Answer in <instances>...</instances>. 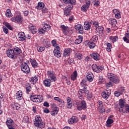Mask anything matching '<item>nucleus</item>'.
Instances as JSON below:
<instances>
[{
	"instance_id": "nucleus-54",
	"label": "nucleus",
	"mask_w": 129,
	"mask_h": 129,
	"mask_svg": "<svg viewBox=\"0 0 129 129\" xmlns=\"http://www.w3.org/2000/svg\"><path fill=\"white\" fill-rule=\"evenodd\" d=\"M76 58H78V59H79V60H81V59H82V58H83V56L82 55V54H81L80 53H77L76 54Z\"/></svg>"
},
{
	"instance_id": "nucleus-33",
	"label": "nucleus",
	"mask_w": 129,
	"mask_h": 129,
	"mask_svg": "<svg viewBox=\"0 0 129 129\" xmlns=\"http://www.w3.org/2000/svg\"><path fill=\"white\" fill-rule=\"evenodd\" d=\"M109 39L112 43H115L118 40V36H109Z\"/></svg>"
},
{
	"instance_id": "nucleus-44",
	"label": "nucleus",
	"mask_w": 129,
	"mask_h": 129,
	"mask_svg": "<svg viewBox=\"0 0 129 129\" xmlns=\"http://www.w3.org/2000/svg\"><path fill=\"white\" fill-rule=\"evenodd\" d=\"M110 22L111 23V25L112 27H115L116 26V24H117V21L115 19H110Z\"/></svg>"
},
{
	"instance_id": "nucleus-34",
	"label": "nucleus",
	"mask_w": 129,
	"mask_h": 129,
	"mask_svg": "<svg viewBox=\"0 0 129 129\" xmlns=\"http://www.w3.org/2000/svg\"><path fill=\"white\" fill-rule=\"evenodd\" d=\"M6 124L8 127L13 126V125H14V120H13V119H8V120L6 121Z\"/></svg>"
},
{
	"instance_id": "nucleus-55",
	"label": "nucleus",
	"mask_w": 129,
	"mask_h": 129,
	"mask_svg": "<svg viewBox=\"0 0 129 129\" xmlns=\"http://www.w3.org/2000/svg\"><path fill=\"white\" fill-rule=\"evenodd\" d=\"M43 28L45 31H49V30H51V26L47 24H45Z\"/></svg>"
},
{
	"instance_id": "nucleus-31",
	"label": "nucleus",
	"mask_w": 129,
	"mask_h": 129,
	"mask_svg": "<svg viewBox=\"0 0 129 129\" xmlns=\"http://www.w3.org/2000/svg\"><path fill=\"white\" fill-rule=\"evenodd\" d=\"M82 41H83V37L79 36L78 38L76 39L75 44H76V45H79V44H81V43L82 42Z\"/></svg>"
},
{
	"instance_id": "nucleus-25",
	"label": "nucleus",
	"mask_w": 129,
	"mask_h": 129,
	"mask_svg": "<svg viewBox=\"0 0 129 129\" xmlns=\"http://www.w3.org/2000/svg\"><path fill=\"white\" fill-rule=\"evenodd\" d=\"M25 88L26 90V93L29 94L31 91H32V86H31V84L30 83H26L25 85Z\"/></svg>"
},
{
	"instance_id": "nucleus-64",
	"label": "nucleus",
	"mask_w": 129,
	"mask_h": 129,
	"mask_svg": "<svg viewBox=\"0 0 129 129\" xmlns=\"http://www.w3.org/2000/svg\"><path fill=\"white\" fill-rule=\"evenodd\" d=\"M128 39L129 38L127 37V36H126V34H125V37H123V40H124V41L126 43H129Z\"/></svg>"
},
{
	"instance_id": "nucleus-28",
	"label": "nucleus",
	"mask_w": 129,
	"mask_h": 129,
	"mask_svg": "<svg viewBox=\"0 0 129 129\" xmlns=\"http://www.w3.org/2000/svg\"><path fill=\"white\" fill-rule=\"evenodd\" d=\"M89 6H90V3H86V4H85L81 7V10L83 11V12H86L87 10H88Z\"/></svg>"
},
{
	"instance_id": "nucleus-22",
	"label": "nucleus",
	"mask_w": 129,
	"mask_h": 129,
	"mask_svg": "<svg viewBox=\"0 0 129 129\" xmlns=\"http://www.w3.org/2000/svg\"><path fill=\"white\" fill-rule=\"evenodd\" d=\"M93 74L91 72H88L87 74V79L88 81H89L90 82H92V81H93Z\"/></svg>"
},
{
	"instance_id": "nucleus-5",
	"label": "nucleus",
	"mask_w": 129,
	"mask_h": 129,
	"mask_svg": "<svg viewBox=\"0 0 129 129\" xmlns=\"http://www.w3.org/2000/svg\"><path fill=\"white\" fill-rule=\"evenodd\" d=\"M92 69L94 72L99 73L104 69L103 66H97L96 63H94L92 66Z\"/></svg>"
},
{
	"instance_id": "nucleus-20",
	"label": "nucleus",
	"mask_w": 129,
	"mask_h": 129,
	"mask_svg": "<svg viewBox=\"0 0 129 129\" xmlns=\"http://www.w3.org/2000/svg\"><path fill=\"white\" fill-rule=\"evenodd\" d=\"M91 28V23L89 22H85L84 25V29H85L86 31H89Z\"/></svg>"
},
{
	"instance_id": "nucleus-18",
	"label": "nucleus",
	"mask_w": 129,
	"mask_h": 129,
	"mask_svg": "<svg viewBox=\"0 0 129 129\" xmlns=\"http://www.w3.org/2000/svg\"><path fill=\"white\" fill-rule=\"evenodd\" d=\"M76 122H78V118L77 116H73L69 119V123L70 124H73L74 123H76Z\"/></svg>"
},
{
	"instance_id": "nucleus-7",
	"label": "nucleus",
	"mask_w": 129,
	"mask_h": 129,
	"mask_svg": "<svg viewBox=\"0 0 129 129\" xmlns=\"http://www.w3.org/2000/svg\"><path fill=\"white\" fill-rule=\"evenodd\" d=\"M30 98L33 102H42L43 101V97L40 95H32Z\"/></svg>"
},
{
	"instance_id": "nucleus-4",
	"label": "nucleus",
	"mask_w": 129,
	"mask_h": 129,
	"mask_svg": "<svg viewBox=\"0 0 129 129\" xmlns=\"http://www.w3.org/2000/svg\"><path fill=\"white\" fill-rule=\"evenodd\" d=\"M47 75L50 80L52 81L53 82H55V81H57V77H56V75H55V72L53 71H48L47 72Z\"/></svg>"
},
{
	"instance_id": "nucleus-6",
	"label": "nucleus",
	"mask_w": 129,
	"mask_h": 129,
	"mask_svg": "<svg viewBox=\"0 0 129 129\" xmlns=\"http://www.w3.org/2000/svg\"><path fill=\"white\" fill-rule=\"evenodd\" d=\"M21 68L22 71L24 73H26V74H29L30 73V67H29V65L26 62H22L21 64Z\"/></svg>"
},
{
	"instance_id": "nucleus-15",
	"label": "nucleus",
	"mask_w": 129,
	"mask_h": 129,
	"mask_svg": "<svg viewBox=\"0 0 129 129\" xmlns=\"http://www.w3.org/2000/svg\"><path fill=\"white\" fill-rule=\"evenodd\" d=\"M41 42L43 44V46H44L45 48H50V47H51L50 41L47 40V39L41 38Z\"/></svg>"
},
{
	"instance_id": "nucleus-24",
	"label": "nucleus",
	"mask_w": 129,
	"mask_h": 129,
	"mask_svg": "<svg viewBox=\"0 0 129 129\" xmlns=\"http://www.w3.org/2000/svg\"><path fill=\"white\" fill-rule=\"evenodd\" d=\"M16 99L21 100L23 99V92L22 91H18L16 95Z\"/></svg>"
},
{
	"instance_id": "nucleus-1",
	"label": "nucleus",
	"mask_w": 129,
	"mask_h": 129,
	"mask_svg": "<svg viewBox=\"0 0 129 129\" xmlns=\"http://www.w3.org/2000/svg\"><path fill=\"white\" fill-rule=\"evenodd\" d=\"M74 104L75 105H76L77 109H78V110L81 111L86 109L87 108L86 102L84 100L80 101L78 100H75Z\"/></svg>"
},
{
	"instance_id": "nucleus-49",
	"label": "nucleus",
	"mask_w": 129,
	"mask_h": 129,
	"mask_svg": "<svg viewBox=\"0 0 129 129\" xmlns=\"http://www.w3.org/2000/svg\"><path fill=\"white\" fill-rule=\"evenodd\" d=\"M87 81L85 79H83L82 82L80 83V85L81 86V87H86V85H87Z\"/></svg>"
},
{
	"instance_id": "nucleus-61",
	"label": "nucleus",
	"mask_w": 129,
	"mask_h": 129,
	"mask_svg": "<svg viewBox=\"0 0 129 129\" xmlns=\"http://www.w3.org/2000/svg\"><path fill=\"white\" fill-rule=\"evenodd\" d=\"M118 91L121 92V94H122L124 91H125V89H124V87H121L118 88Z\"/></svg>"
},
{
	"instance_id": "nucleus-26",
	"label": "nucleus",
	"mask_w": 129,
	"mask_h": 129,
	"mask_svg": "<svg viewBox=\"0 0 129 129\" xmlns=\"http://www.w3.org/2000/svg\"><path fill=\"white\" fill-rule=\"evenodd\" d=\"M11 21L15 23H20V22H22V17H14L11 18Z\"/></svg>"
},
{
	"instance_id": "nucleus-8",
	"label": "nucleus",
	"mask_w": 129,
	"mask_h": 129,
	"mask_svg": "<svg viewBox=\"0 0 129 129\" xmlns=\"http://www.w3.org/2000/svg\"><path fill=\"white\" fill-rule=\"evenodd\" d=\"M51 107L52 108V111L50 112V114L53 116L57 115L58 112H59V107H57L55 103L51 104Z\"/></svg>"
},
{
	"instance_id": "nucleus-62",
	"label": "nucleus",
	"mask_w": 129,
	"mask_h": 129,
	"mask_svg": "<svg viewBox=\"0 0 129 129\" xmlns=\"http://www.w3.org/2000/svg\"><path fill=\"white\" fill-rule=\"evenodd\" d=\"M3 32L5 34H9V29L6 26H3Z\"/></svg>"
},
{
	"instance_id": "nucleus-57",
	"label": "nucleus",
	"mask_w": 129,
	"mask_h": 129,
	"mask_svg": "<svg viewBox=\"0 0 129 129\" xmlns=\"http://www.w3.org/2000/svg\"><path fill=\"white\" fill-rule=\"evenodd\" d=\"M46 30L45 29H44V27L38 29V33H39L40 34H44Z\"/></svg>"
},
{
	"instance_id": "nucleus-35",
	"label": "nucleus",
	"mask_w": 129,
	"mask_h": 129,
	"mask_svg": "<svg viewBox=\"0 0 129 129\" xmlns=\"http://www.w3.org/2000/svg\"><path fill=\"white\" fill-rule=\"evenodd\" d=\"M64 4H70V6H73V5H75V3H76V1L75 0H63Z\"/></svg>"
},
{
	"instance_id": "nucleus-36",
	"label": "nucleus",
	"mask_w": 129,
	"mask_h": 129,
	"mask_svg": "<svg viewBox=\"0 0 129 129\" xmlns=\"http://www.w3.org/2000/svg\"><path fill=\"white\" fill-rule=\"evenodd\" d=\"M83 93H85L86 95L88 96V94H89V91L87 90V87H84L82 89H80Z\"/></svg>"
},
{
	"instance_id": "nucleus-48",
	"label": "nucleus",
	"mask_w": 129,
	"mask_h": 129,
	"mask_svg": "<svg viewBox=\"0 0 129 129\" xmlns=\"http://www.w3.org/2000/svg\"><path fill=\"white\" fill-rule=\"evenodd\" d=\"M96 32L97 33H98V32H100V33H102L103 31H104V28L102 26H98L96 28Z\"/></svg>"
},
{
	"instance_id": "nucleus-40",
	"label": "nucleus",
	"mask_w": 129,
	"mask_h": 129,
	"mask_svg": "<svg viewBox=\"0 0 129 129\" xmlns=\"http://www.w3.org/2000/svg\"><path fill=\"white\" fill-rule=\"evenodd\" d=\"M3 24L5 26H6V28L9 29V30H10V31H13V27H12V25L11 24L7 22H3Z\"/></svg>"
},
{
	"instance_id": "nucleus-56",
	"label": "nucleus",
	"mask_w": 129,
	"mask_h": 129,
	"mask_svg": "<svg viewBox=\"0 0 129 129\" xmlns=\"http://www.w3.org/2000/svg\"><path fill=\"white\" fill-rule=\"evenodd\" d=\"M106 123L107 124H108V125H109V126H110V125L111 124V123H113V119H108L107 121H106Z\"/></svg>"
},
{
	"instance_id": "nucleus-51",
	"label": "nucleus",
	"mask_w": 129,
	"mask_h": 129,
	"mask_svg": "<svg viewBox=\"0 0 129 129\" xmlns=\"http://www.w3.org/2000/svg\"><path fill=\"white\" fill-rule=\"evenodd\" d=\"M46 49V47H44V46H38L37 48V50L38 51V52H39L40 53L43 52V51H45Z\"/></svg>"
},
{
	"instance_id": "nucleus-47",
	"label": "nucleus",
	"mask_w": 129,
	"mask_h": 129,
	"mask_svg": "<svg viewBox=\"0 0 129 129\" xmlns=\"http://www.w3.org/2000/svg\"><path fill=\"white\" fill-rule=\"evenodd\" d=\"M78 96L80 99H81V100H82L84 99V98L83 97V92L81 91V90H79L78 91Z\"/></svg>"
},
{
	"instance_id": "nucleus-53",
	"label": "nucleus",
	"mask_w": 129,
	"mask_h": 129,
	"mask_svg": "<svg viewBox=\"0 0 129 129\" xmlns=\"http://www.w3.org/2000/svg\"><path fill=\"white\" fill-rule=\"evenodd\" d=\"M6 17H13V14H12V12L10 9H7L6 13Z\"/></svg>"
},
{
	"instance_id": "nucleus-16",
	"label": "nucleus",
	"mask_w": 129,
	"mask_h": 129,
	"mask_svg": "<svg viewBox=\"0 0 129 129\" xmlns=\"http://www.w3.org/2000/svg\"><path fill=\"white\" fill-rule=\"evenodd\" d=\"M18 38L21 42H23V41H25L26 40V34L25 33L21 32H19L18 34Z\"/></svg>"
},
{
	"instance_id": "nucleus-41",
	"label": "nucleus",
	"mask_w": 129,
	"mask_h": 129,
	"mask_svg": "<svg viewBox=\"0 0 129 129\" xmlns=\"http://www.w3.org/2000/svg\"><path fill=\"white\" fill-rule=\"evenodd\" d=\"M71 78L72 80H73V81H74V80H76V79L77 78V71H75L73 72V74L71 76Z\"/></svg>"
},
{
	"instance_id": "nucleus-29",
	"label": "nucleus",
	"mask_w": 129,
	"mask_h": 129,
	"mask_svg": "<svg viewBox=\"0 0 129 129\" xmlns=\"http://www.w3.org/2000/svg\"><path fill=\"white\" fill-rule=\"evenodd\" d=\"M105 49L107 52H110L111 51V48H112V45L111 43L107 42L105 44Z\"/></svg>"
},
{
	"instance_id": "nucleus-32",
	"label": "nucleus",
	"mask_w": 129,
	"mask_h": 129,
	"mask_svg": "<svg viewBox=\"0 0 129 129\" xmlns=\"http://www.w3.org/2000/svg\"><path fill=\"white\" fill-rule=\"evenodd\" d=\"M43 84L46 87H50L51 86V80L48 79L43 81Z\"/></svg>"
},
{
	"instance_id": "nucleus-23",
	"label": "nucleus",
	"mask_w": 129,
	"mask_h": 129,
	"mask_svg": "<svg viewBox=\"0 0 129 129\" xmlns=\"http://www.w3.org/2000/svg\"><path fill=\"white\" fill-rule=\"evenodd\" d=\"M125 110L123 109H119L120 112H123V113H129V105L126 104L124 107Z\"/></svg>"
},
{
	"instance_id": "nucleus-39",
	"label": "nucleus",
	"mask_w": 129,
	"mask_h": 129,
	"mask_svg": "<svg viewBox=\"0 0 129 129\" xmlns=\"http://www.w3.org/2000/svg\"><path fill=\"white\" fill-rule=\"evenodd\" d=\"M29 28L30 30L32 31V33H34V34L37 33V28L36 26L33 25V24L29 25Z\"/></svg>"
},
{
	"instance_id": "nucleus-42",
	"label": "nucleus",
	"mask_w": 129,
	"mask_h": 129,
	"mask_svg": "<svg viewBox=\"0 0 129 129\" xmlns=\"http://www.w3.org/2000/svg\"><path fill=\"white\" fill-rule=\"evenodd\" d=\"M96 46L95 43L90 41L88 43V47L90 49H93Z\"/></svg>"
},
{
	"instance_id": "nucleus-37",
	"label": "nucleus",
	"mask_w": 129,
	"mask_h": 129,
	"mask_svg": "<svg viewBox=\"0 0 129 129\" xmlns=\"http://www.w3.org/2000/svg\"><path fill=\"white\" fill-rule=\"evenodd\" d=\"M45 7V4L41 2H40L38 3V5L36 7L37 10H42Z\"/></svg>"
},
{
	"instance_id": "nucleus-9",
	"label": "nucleus",
	"mask_w": 129,
	"mask_h": 129,
	"mask_svg": "<svg viewBox=\"0 0 129 129\" xmlns=\"http://www.w3.org/2000/svg\"><path fill=\"white\" fill-rule=\"evenodd\" d=\"M60 50L61 48L60 46H56V48H54L53 49V54L55 57H56V58H60V57H61V51H60Z\"/></svg>"
},
{
	"instance_id": "nucleus-46",
	"label": "nucleus",
	"mask_w": 129,
	"mask_h": 129,
	"mask_svg": "<svg viewBox=\"0 0 129 129\" xmlns=\"http://www.w3.org/2000/svg\"><path fill=\"white\" fill-rule=\"evenodd\" d=\"M124 103L125 102L122 99H120L119 100V105L120 107V109H122V108H123V107H124Z\"/></svg>"
},
{
	"instance_id": "nucleus-43",
	"label": "nucleus",
	"mask_w": 129,
	"mask_h": 129,
	"mask_svg": "<svg viewBox=\"0 0 129 129\" xmlns=\"http://www.w3.org/2000/svg\"><path fill=\"white\" fill-rule=\"evenodd\" d=\"M20 107H21V105L19 104L15 103L12 105V108L14 110H18V109H20Z\"/></svg>"
},
{
	"instance_id": "nucleus-38",
	"label": "nucleus",
	"mask_w": 129,
	"mask_h": 129,
	"mask_svg": "<svg viewBox=\"0 0 129 129\" xmlns=\"http://www.w3.org/2000/svg\"><path fill=\"white\" fill-rule=\"evenodd\" d=\"M39 79V78L38 76H35L34 77H32L31 79L30 82L31 83L34 84V83H36L37 81H38Z\"/></svg>"
},
{
	"instance_id": "nucleus-12",
	"label": "nucleus",
	"mask_w": 129,
	"mask_h": 129,
	"mask_svg": "<svg viewBox=\"0 0 129 129\" xmlns=\"http://www.w3.org/2000/svg\"><path fill=\"white\" fill-rule=\"evenodd\" d=\"M60 28L62 29V32L65 36H67L68 34L69 35L70 34V33H69L70 31L69 30V27H68V26H65V25H61Z\"/></svg>"
},
{
	"instance_id": "nucleus-17",
	"label": "nucleus",
	"mask_w": 129,
	"mask_h": 129,
	"mask_svg": "<svg viewBox=\"0 0 129 129\" xmlns=\"http://www.w3.org/2000/svg\"><path fill=\"white\" fill-rule=\"evenodd\" d=\"M109 95H110V90H107L102 93V97L104 99H107L109 97Z\"/></svg>"
},
{
	"instance_id": "nucleus-50",
	"label": "nucleus",
	"mask_w": 129,
	"mask_h": 129,
	"mask_svg": "<svg viewBox=\"0 0 129 129\" xmlns=\"http://www.w3.org/2000/svg\"><path fill=\"white\" fill-rule=\"evenodd\" d=\"M51 44L52 47L56 48V47H59V44H57V40L56 39H53L51 41Z\"/></svg>"
},
{
	"instance_id": "nucleus-3",
	"label": "nucleus",
	"mask_w": 129,
	"mask_h": 129,
	"mask_svg": "<svg viewBox=\"0 0 129 129\" xmlns=\"http://www.w3.org/2000/svg\"><path fill=\"white\" fill-rule=\"evenodd\" d=\"M107 77L108 79L113 83H115V84H118L120 81L119 78L113 74L109 73Z\"/></svg>"
},
{
	"instance_id": "nucleus-27",
	"label": "nucleus",
	"mask_w": 129,
	"mask_h": 129,
	"mask_svg": "<svg viewBox=\"0 0 129 129\" xmlns=\"http://www.w3.org/2000/svg\"><path fill=\"white\" fill-rule=\"evenodd\" d=\"M13 51L14 52V54L15 56H18V55H20L21 53H22V50L20 49L19 47H16L13 49Z\"/></svg>"
},
{
	"instance_id": "nucleus-30",
	"label": "nucleus",
	"mask_w": 129,
	"mask_h": 129,
	"mask_svg": "<svg viewBox=\"0 0 129 129\" xmlns=\"http://www.w3.org/2000/svg\"><path fill=\"white\" fill-rule=\"evenodd\" d=\"M30 63L33 68H37V67L39 66V64H38V62H37V61H36V60L34 59H32L31 60H30Z\"/></svg>"
},
{
	"instance_id": "nucleus-63",
	"label": "nucleus",
	"mask_w": 129,
	"mask_h": 129,
	"mask_svg": "<svg viewBox=\"0 0 129 129\" xmlns=\"http://www.w3.org/2000/svg\"><path fill=\"white\" fill-rule=\"evenodd\" d=\"M29 117L28 116H25L23 118L24 122H29Z\"/></svg>"
},
{
	"instance_id": "nucleus-60",
	"label": "nucleus",
	"mask_w": 129,
	"mask_h": 129,
	"mask_svg": "<svg viewBox=\"0 0 129 129\" xmlns=\"http://www.w3.org/2000/svg\"><path fill=\"white\" fill-rule=\"evenodd\" d=\"M93 42H97L98 41V37L97 35L93 36L92 38Z\"/></svg>"
},
{
	"instance_id": "nucleus-59",
	"label": "nucleus",
	"mask_w": 129,
	"mask_h": 129,
	"mask_svg": "<svg viewBox=\"0 0 129 129\" xmlns=\"http://www.w3.org/2000/svg\"><path fill=\"white\" fill-rule=\"evenodd\" d=\"M114 94L115 96H117V97H118V96H120L122 94L120 92H119V91H115Z\"/></svg>"
},
{
	"instance_id": "nucleus-13",
	"label": "nucleus",
	"mask_w": 129,
	"mask_h": 129,
	"mask_svg": "<svg viewBox=\"0 0 129 129\" xmlns=\"http://www.w3.org/2000/svg\"><path fill=\"white\" fill-rule=\"evenodd\" d=\"M71 53H72V49L71 48H65L63 50V56L66 58V57H69V56L71 55Z\"/></svg>"
},
{
	"instance_id": "nucleus-2",
	"label": "nucleus",
	"mask_w": 129,
	"mask_h": 129,
	"mask_svg": "<svg viewBox=\"0 0 129 129\" xmlns=\"http://www.w3.org/2000/svg\"><path fill=\"white\" fill-rule=\"evenodd\" d=\"M35 126H37L38 128H44L45 127V122H42V118H41L40 115H36L35 117Z\"/></svg>"
},
{
	"instance_id": "nucleus-52",
	"label": "nucleus",
	"mask_w": 129,
	"mask_h": 129,
	"mask_svg": "<svg viewBox=\"0 0 129 129\" xmlns=\"http://www.w3.org/2000/svg\"><path fill=\"white\" fill-rule=\"evenodd\" d=\"M97 103V106L98 108H100V107H103V103L102 102V101H98Z\"/></svg>"
},
{
	"instance_id": "nucleus-58",
	"label": "nucleus",
	"mask_w": 129,
	"mask_h": 129,
	"mask_svg": "<svg viewBox=\"0 0 129 129\" xmlns=\"http://www.w3.org/2000/svg\"><path fill=\"white\" fill-rule=\"evenodd\" d=\"M99 112H100V113H104V112H105L106 110L105 109L103 108V107H100V108H98Z\"/></svg>"
},
{
	"instance_id": "nucleus-19",
	"label": "nucleus",
	"mask_w": 129,
	"mask_h": 129,
	"mask_svg": "<svg viewBox=\"0 0 129 129\" xmlns=\"http://www.w3.org/2000/svg\"><path fill=\"white\" fill-rule=\"evenodd\" d=\"M75 29L79 31V34H83V26L81 24H77L75 26Z\"/></svg>"
},
{
	"instance_id": "nucleus-45",
	"label": "nucleus",
	"mask_w": 129,
	"mask_h": 129,
	"mask_svg": "<svg viewBox=\"0 0 129 129\" xmlns=\"http://www.w3.org/2000/svg\"><path fill=\"white\" fill-rule=\"evenodd\" d=\"M113 14H114L115 17H119L120 16V11L117 9H114L113 10Z\"/></svg>"
},
{
	"instance_id": "nucleus-14",
	"label": "nucleus",
	"mask_w": 129,
	"mask_h": 129,
	"mask_svg": "<svg viewBox=\"0 0 129 129\" xmlns=\"http://www.w3.org/2000/svg\"><path fill=\"white\" fill-rule=\"evenodd\" d=\"M90 56H91V58L94 59L95 61L100 60V54L97 52H93Z\"/></svg>"
},
{
	"instance_id": "nucleus-11",
	"label": "nucleus",
	"mask_w": 129,
	"mask_h": 129,
	"mask_svg": "<svg viewBox=\"0 0 129 129\" xmlns=\"http://www.w3.org/2000/svg\"><path fill=\"white\" fill-rule=\"evenodd\" d=\"M73 8V5H69L67 6L64 10V16L67 17L70 16V13H71V10Z\"/></svg>"
},
{
	"instance_id": "nucleus-10",
	"label": "nucleus",
	"mask_w": 129,
	"mask_h": 129,
	"mask_svg": "<svg viewBox=\"0 0 129 129\" xmlns=\"http://www.w3.org/2000/svg\"><path fill=\"white\" fill-rule=\"evenodd\" d=\"M7 55L11 59H15V58L16 57L14 51V49H13L9 48L7 51Z\"/></svg>"
},
{
	"instance_id": "nucleus-21",
	"label": "nucleus",
	"mask_w": 129,
	"mask_h": 129,
	"mask_svg": "<svg viewBox=\"0 0 129 129\" xmlns=\"http://www.w3.org/2000/svg\"><path fill=\"white\" fill-rule=\"evenodd\" d=\"M67 108H72V104L73 102H72V100L71 99V98L70 97H69L67 99Z\"/></svg>"
}]
</instances>
